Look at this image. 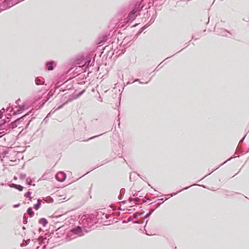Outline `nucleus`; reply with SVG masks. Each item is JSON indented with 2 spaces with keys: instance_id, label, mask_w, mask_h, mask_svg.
I'll list each match as a JSON object with an SVG mask.
<instances>
[{
  "instance_id": "f257e3e1",
  "label": "nucleus",
  "mask_w": 249,
  "mask_h": 249,
  "mask_svg": "<svg viewBox=\"0 0 249 249\" xmlns=\"http://www.w3.org/2000/svg\"><path fill=\"white\" fill-rule=\"evenodd\" d=\"M148 0H142L141 2L136 3L134 9L129 13L128 16L125 19L126 24H128V26L129 25V23H131L138 15H140V12L142 11L145 7V2H147Z\"/></svg>"
},
{
  "instance_id": "f03ea898",
  "label": "nucleus",
  "mask_w": 249,
  "mask_h": 249,
  "mask_svg": "<svg viewBox=\"0 0 249 249\" xmlns=\"http://www.w3.org/2000/svg\"><path fill=\"white\" fill-rule=\"evenodd\" d=\"M97 213L95 218L93 214H91L88 218H84L82 219V222H83L84 224H86L85 223V220L88 226L90 227L93 226L94 224L97 223L100 219H102L101 214H100L98 212H97Z\"/></svg>"
},
{
  "instance_id": "7ed1b4c3",
  "label": "nucleus",
  "mask_w": 249,
  "mask_h": 249,
  "mask_svg": "<svg viewBox=\"0 0 249 249\" xmlns=\"http://www.w3.org/2000/svg\"><path fill=\"white\" fill-rule=\"evenodd\" d=\"M33 113V111L32 110L29 111L27 113H26L24 115L21 117L20 118H19L17 119L18 120V121L19 123L20 124H24V123L26 122H27V125L28 126L30 123L32 121L33 119L34 118V117H32L30 119V116H29V115H30L31 113Z\"/></svg>"
},
{
  "instance_id": "20e7f679",
  "label": "nucleus",
  "mask_w": 249,
  "mask_h": 249,
  "mask_svg": "<svg viewBox=\"0 0 249 249\" xmlns=\"http://www.w3.org/2000/svg\"><path fill=\"white\" fill-rule=\"evenodd\" d=\"M162 1L163 0H151V1L149 0L148 5L149 7H150L152 6L156 7L157 10H160L161 9V6L163 3Z\"/></svg>"
},
{
  "instance_id": "39448f33",
  "label": "nucleus",
  "mask_w": 249,
  "mask_h": 249,
  "mask_svg": "<svg viewBox=\"0 0 249 249\" xmlns=\"http://www.w3.org/2000/svg\"><path fill=\"white\" fill-rule=\"evenodd\" d=\"M216 28V26H215L214 29L215 32L218 35L227 37H230L229 36L231 35V34L225 29H218Z\"/></svg>"
},
{
  "instance_id": "423d86ee",
  "label": "nucleus",
  "mask_w": 249,
  "mask_h": 249,
  "mask_svg": "<svg viewBox=\"0 0 249 249\" xmlns=\"http://www.w3.org/2000/svg\"><path fill=\"white\" fill-rule=\"evenodd\" d=\"M66 178V174L63 171H59L55 175V178L59 182H63Z\"/></svg>"
},
{
  "instance_id": "0eeeda50",
  "label": "nucleus",
  "mask_w": 249,
  "mask_h": 249,
  "mask_svg": "<svg viewBox=\"0 0 249 249\" xmlns=\"http://www.w3.org/2000/svg\"><path fill=\"white\" fill-rule=\"evenodd\" d=\"M78 97L76 96V94H72L69 96V97L68 99L66 101L65 103L62 104L61 105L59 106L57 108L55 109V110H58L60 108H61L64 105L68 103L69 102H70L72 101L73 100L77 99Z\"/></svg>"
},
{
  "instance_id": "6e6552de",
  "label": "nucleus",
  "mask_w": 249,
  "mask_h": 249,
  "mask_svg": "<svg viewBox=\"0 0 249 249\" xmlns=\"http://www.w3.org/2000/svg\"><path fill=\"white\" fill-rule=\"evenodd\" d=\"M71 231L72 233H74L75 234H76L79 236H81L84 235V233L82 231V229L80 226H77V227L72 228L71 230Z\"/></svg>"
},
{
  "instance_id": "1a4fd4ad",
  "label": "nucleus",
  "mask_w": 249,
  "mask_h": 249,
  "mask_svg": "<svg viewBox=\"0 0 249 249\" xmlns=\"http://www.w3.org/2000/svg\"><path fill=\"white\" fill-rule=\"evenodd\" d=\"M55 66V62L53 60L47 61L45 63L46 69L48 71H53L54 69Z\"/></svg>"
},
{
  "instance_id": "9d476101",
  "label": "nucleus",
  "mask_w": 249,
  "mask_h": 249,
  "mask_svg": "<svg viewBox=\"0 0 249 249\" xmlns=\"http://www.w3.org/2000/svg\"><path fill=\"white\" fill-rule=\"evenodd\" d=\"M167 199V198H165V200H164V199L163 198L159 199L158 202L157 201L152 202L151 203H150L149 205H151V206H154L155 205H157L158 206H159L161 204H162L164 201L166 200Z\"/></svg>"
},
{
  "instance_id": "9b49d317",
  "label": "nucleus",
  "mask_w": 249,
  "mask_h": 249,
  "mask_svg": "<svg viewBox=\"0 0 249 249\" xmlns=\"http://www.w3.org/2000/svg\"><path fill=\"white\" fill-rule=\"evenodd\" d=\"M20 125V124H19V123L18 121V120L17 119L15 121L10 123V124H9L8 130H10V129L15 128L17 127L18 125Z\"/></svg>"
},
{
  "instance_id": "f8f14e48",
  "label": "nucleus",
  "mask_w": 249,
  "mask_h": 249,
  "mask_svg": "<svg viewBox=\"0 0 249 249\" xmlns=\"http://www.w3.org/2000/svg\"><path fill=\"white\" fill-rule=\"evenodd\" d=\"M11 188H14L19 191H22L23 189V187L20 185L16 184L15 183H11L9 185Z\"/></svg>"
},
{
  "instance_id": "ddd939ff",
  "label": "nucleus",
  "mask_w": 249,
  "mask_h": 249,
  "mask_svg": "<svg viewBox=\"0 0 249 249\" xmlns=\"http://www.w3.org/2000/svg\"><path fill=\"white\" fill-rule=\"evenodd\" d=\"M38 223L43 227H45L48 224V220L45 218H41L39 220Z\"/></svg>"
},
{
  "instance_id": "4468645a",
  "label": "nucleus",
  "mask_w": 249,
  "mask_h": 249,
  "mask_svg": "<svg viewBox=\"0 0 249 249\" xmlns=\"http://www.w3.org/2000/svg\"><path fill=\"white\" fill-rule=\"evenodd\" d=\"M35 83L36 85L39 86V85H43L45 83V81H41L40 79H39L38 77H36L35 78Z\"/></svg>"
},
{
  "instance_id": "2eb2a0df",
  "label": "nucleus",
  "mask_w": 249,
  "mask_h": 249,
  "mask_svg": "<svg viewBox=\"0 0 249 249\" xmlns=\"http://www.w3.org/2000/svg\"><path fill=\"white\" fill-rule=\"evenodd\" d=\"M41 202H42V200L40 198L37 199L36 204L34 205V208L36 210H37L38 209H39L40 205H41Z\"/></svg>"
},
{
  "instance_id": "dca6fc26",
  "label": "nucleus",
  "mask_w": 249,
  "mask_h": 249,
  "mask_svg": "<svg viewBox=\"0 0 249 249\" xmlns=\"http://www.w3.org/2000/svg\"><path fill=\"white\" fill-rule=\"evenodd\" d=\"M27 213H28L29 214V215L30 217H32L34 215L35 213H34V211H33L32 207H29L28 208V209L27 210Z\"/></svg>"
},
{
  "instance_id": "f3484780",
  "label": "nucleus",
  "mask_w": 249,
  "mask_h": 249,
  "mask_svg": "<svg viewBox=\"0 0 249 249\" xmlns=\"http://www.w3.org/2000/svg\"><path fill=\"white\" fill-rule=\"evenodd\" d=\"M125 193V189L124 188H122L120 191V195L118 196V198L120 200H121L123 198V197Z\"/></svg>"
},
{
  "instance_id": "a211bd4d",
  "label": "nucleus",
  "mask_w": 249,
  "mask_h": 249,
  "mask_svg": "<svg viewBox=\"0 0 249 249\" xmlns=\"http://www.w3.org/2000/svg\"><path fill=\"white\" fill-rule=\"evenodd\" d=\"M190 187V186H188V187H185L184 188H183L182 190H180L179 191H178V192H176V193H172L171 194H168V195H166V196H175L177 194H178V193L181 192L182 190H187L188 189V188H189Z\"/></svg>"
},
{
  "instance_id": "6ab92c4d",
  "label": "nucleus",
  "mask_w": 249,
  "mask_h": 249,
  "mask_svg": "<svg viewBox=\"0 0 249 249\" xmlns=\"http://www.w3.org/2000/svg\"><path fill=\"white\" fill-rule=\"evenodd\" d=\"M31 194H32V192H30V191H28L27 192H26L25 194H24V196L26 197V198H29L30 200H31L32 199V197L31 196Z\"/></svg>"
},
{
  "instance_id": "aec40b11",
  "label": "nucleus",
  "mask_w": 249,
  "mask_h": 249,
  "mask_svg": "<svg viewBox=\"0 0 249 249\" xmlns=\"http://www.w3.org/2000/svg\"><path fill=\"white\" fill-rule=\"evenodd\" d=\"M23 110L24 109H23V108L22 107V108H19L18 109H17V111H14V112H13V114H20V113H21L23 112Z\"/></svg>"
},
{
  "instance_id": "412c9836",
  "label": "nucleus",
  "mask_w": 249,
  "mask_h": 249,
  "mask_svg": "<svg viewBox=\"0 0 249 249\" xmlns=\"http://www.w3.org/2000/svg\"><path fill=\"white\" fill-rule=\"evenodd\" d=\"M154 209L151 210V211L149 212L148 213L146 214V215L144 216V219H147L148 217H149L152 213L154 211Z\"/></svg>"
},
{
  "instance_id": "4be33fe9",
  "label": "nucleus",
  "mask_w": 249,
  "mask_h": 249,
  "mask_svg": "<svg viewBox=\"0 0 249 249\" xmlns=\"http://www.w3.org/2000/svg\"><path fill=\"white\" fill-rule=\"evenodd\" d=\"M26 183L28 185H32V183L33 182V180L30 178L28 177L26 179Z\"/></svg>"
},
{
  "instance_id": "5701e85b",
  "label": "nucleus",
  "mask_w": 249,
  "mask_h": 249,
  "mask_svg": "<svg viewBox=\"0 0 249 249\" xmlns=\"http://www.w3.org/2000/svg\"><path fill=\"white\" fill-rule=\"evenodd\" d=\"M132 219V216H129V217H128L126 220H124L123 221H122V223H128L129 222H130Z\"/></svg>"
},
{
  "instance_id": "b1692460",
  "label": "nucleus",
  "mask_w": 249,
  "mask_h": 249,
  "mask_svg": "<svg viewBox=\"0 0 249 249\" xmlns=\"http://www.w3.org/2000/svg\"><path fill=\"white\" fill-rule=\"evenodd\" d=\"M30 241V239H29L27 240L26 241H25V240H24V241H24V242H25L26 243H25V244H24L23 243H21V245H21V247H25V246H26L29 244V243Z\"/></svg>"
},
{
  "instance_id": "393cba45",
  "label": "nucleus",
  "mask_w": 249,
  "mask_h": 249,
  "mask_svg": "<svg viewBox=\"0 0 249 249\" xmlns=\"http://www.w3.org/2000/svg\"><path fill=\"white\" fill-rule=\"evenodd\" d=\"M86 91L85 89H83L82 91H81L80 92H79L78 94H76L77 97L78 98L80 97Z\"/></svg>"
},
{
  "instance_id": "a878e982",
  "label": "nucleus",
  "mask_w": 249,
  "mask_h": 249,
  "mask_svg": "<svg viewBox=\"0 0 249 249\" xmlns=\"http://www.w3.org/2000/svg\"><path fill=\"white\" fill-rule=\"evenodd\" d=\"M56 110L55 109L54 110H53H53H52L49 114L48 115H47V116L46 117H45L43 120V122H44L45 123H47L48 120V116L51 114V113L52 112V113H53Z\"/></svg>"
},
{
  "instance_id": "bb28decb",
  "label": "nucleus",
  "mask_w": 249,
  "mask_h": 249,
  "mask_svg": "<svg viewBox=\"0 0 249 249\" xmlns=\"http://www.w3.org/2000/svg\"><path fill=\"white\" fill-rule=\"evenodd\" d=\"M26 175L25 174H20L19 176V178L21 179H24L26 178Z\"/></svg>"
},
{
  "instance_id": "cd10ccee",
  "label": "nucleus",
  "mask_w": 249,
  "mask_h": 249,
  "mask_svg": "<svg viewBox=\"0 0 249 249\" xmlns=\"http://www.w3.org/2000/svg\"><path fill=\"white\" fill-rule=\"evenodd\" d=\"M23 223L24 224H26L28 222V217H26L25 215L23 216Z\"/></svg>"
},
{
  "instance_id": "c85d7f7f",
  "label": "nucleus",
  "mask_w": 249,
  "mask_h": 249,
  "mask_svg": "<svg viewBox=\"0 0 249 249\" xmlns=\"http://www.w3.org/2000/svg\"><path fill=\"white\" fill-rule=\"evenodd\" d=\"M137 199H138V198L136 197H130L128 198V200L129 202H131L133 201H134V200H136Z\"/></svg>"
},
{
  "instance_id": "c756f323",
  "label": "nucleus",
  "mask_w": 249,
  "mask_h": 249,
  "mask_svg": "<svg viewBox=\"0 0 249 249\" xmlns=\"http://www.w3.org/2000/svg\"><path fill=\"white\" fill-rule=\"evenodd\" d=\"M166 59H165L164 60H163L161 63H160L159 65L156 68V69H155L154 71H158L161 67H163V66H161L160 68H158Z\"/></svg>"
},
{
  "instance_id": "7c9ffc66",
  "label": "nucleus",
  "mask_w": 249,
  "mask_h": 249,
  "mask_svg": "<svg viewBox=\"0 0 249 249\" xmlns=\"http://www.w3.org/2000/svg\"><path fill=\"white\" fill-rule=\"evenodd\" d=\"M103 134H104V133H103ZM102 135V134H100V135H96V136H93V137H91V138H89L88 140H86V141H89V140H90L93 139H94V138H96V137H99V136Z\"/></svg>"
},
{
  "instance_id": "2f4dec72",
  "label": "nucleus",
  "mask_w": 249,
  "mask_h": 249,
  "mask_svg": "<svg viewBox=\"0 0 249 249\" xmlns=\"http://www.w3.org/2000/svg\"><path fill=\"white\" fill-rule=\"evenodd\" d=\"M242 152V150L241 149H237L235 154H238L239 153H241Z\"/></svg>"
},
{
  "instance_id": "473e14b6",
  "label": "nucleus",
  "mask_w": 249,
  "mask_h": 249,
  "mask_svg": "<svg viewBox=\"0 0 249 249\" xmlns=\"http://www.w3.org/2000/svg\"><path fill=\"white\" fill-rule=\"evenodd\" d=\"M131 38V37H128V36L126 37H125V38H124L123 42H124V41H128L129 39H130Z\"/></svg>"
},
{
  "instance_id": "72a5a7b5",
  "label": "nucleus",
  "mask_w": 249,
  "mask_h": 249,
  "mask_svg": "<svg viewBox=\"0 0 249 249\" xmlns=\"http://www.w3.org/2000/svg\"><path fill=\"white\" fill-rule=\"evenodd\" d=\"M233 157H231L230 158H229V159H228L227 160H226L225 161H224L223 163H222L220 165H223L224 163H226L227 161H229V160H230L231 159H232Z\"/></svg>"
},
{
  "instance_id": "f704fd0d",
  "label": "nucleus",
  "mask_w": 249,
  "mask_h": 249,
  "mask_svg": "<svg viewBox=\"0 0 249 249\" xmlns=\"http://www.w3.org/2000/svg\"><path fill=\"white\" fill-rule=\"evenodd\" d=\"M246 135H247V134L245 135V136L240 141L239 144H240L241 143H242L244 141V140L245 139V138L246 136Z\"/></svg>"
},
{
  "instance_id": "c9c22d12",
  "label": "nucleus",
  "mask_w": 249,
  "mask_h": 249,
  "mask_svg": "<svg viewBox=\"0 0 249 249\" xmlns=\"http://www.w3.org/2000/svg\"><path fill=\"white\" fill-rule=\"evenodd\" d=\"M91 62V60L90 59H89V60H88L86 62V64H87V65L88 66H89L90 63Z\"/></svg>"
},
{
  "instance_id": "e433bc0d",
  "label": "nucleus",
  "mask_w": 249,
  "mask_h": 249,
  "mask_svg": "<svg viewBox=\"0 0 249 249\" xmlns=\"http://www.w3.org/2000/svg\"><path fill=\"white\" fill-rule=\"evenodd\" d=\"M19 206H20V203H18V204H15L13 206V207L16 208L18 207Z\"/></svg>"
},
{
  "instance_id": "4c0bfd02",
  "label": "nucleus",
  "mask_w": 249,
  "mask_h": 249,
  "mask_svg": "<svg viewBox=\"0 0 249 249\" xmlns=\"http://www.w3.org/2000/svg\"><path fill=\"white\" fill-rule=\"evenodd\" d=\"M105 217H106V219H108V218H109L110 215H109L108 214H106L105 215Z\"/></svg>"
},
{
  "instance_id": "58836bf2",
  "label": "nucleus",
  "mask_w": 249,
  "mask_h": 249,
  "mask_svg": "<svg viewBox=\"0 0 249 249\" xmlns=\"http://www.w3.org/2000/svg\"><path fill=\"white\" fill-rule=\"evenodd\" d=\"M1 121L2 122V124H0V126H1L2 125V124H4L6 123L5 120H2Z\"/></svg>"
},
{
  "instance_id": "ea45409f",
  "label": "nucleus",
  "mask_w": 249,
  "mask_h": 249,
  "mask_svg": "<svg viewBox=\"0 0 249 249\" xmlns=\"http://www.w3.org/2000/svg\"><path fill=\"white\" fill-rule=\"evenodd\" d=\"M154 21V19H153V18H151L150 21H149V22H151V23H153Z\"/></svg>"
},
{
  "instance_id": "a19ab883",
  "label": "nucleus",
  "mask_w": 249,
  "mask_h": 249,
  "mask_svg": "<svg viewBox=\"0 0 249 249\" xmlns=\"http://www.w3.org/2000/svg\"><path fill=\"white\" fill-rule=\"evenodd\" d=\"M148 82H142V81H140L139 82V83L140 84H147V83H148Z\"/></svg>"
},
{
  "instance_id": "79ce46f5",
  "label": "nucleus",
  "mask_w": 249,
  "mask_h": 249,
  "mask_svg": "<svg viewBox=\"0 0 249 249\" xmlns=\"http://www.w3.org/2000/svg\"><path fill=\"white\" fill-rule=\"evenodd\" d=\"M47 100H48V99H47V100H45V101L43 102V103L40 105V107H42V106L44 105V104L47 102Z\"/></svg>"
},
{
  "instance_id": "37998d69",
  "label": "nucleus",
  "mask_w": 249,
  "mask_h": 249,
  "mask_svg": "<svg viewBox=\"0 0 249 249\" xmlns=\"http://www.w3.org/2000/svg\"><path fill=\"white\" fill-rule=\"evenodd\" d=\"M2 117V113L1 110H0V119Z\"/></svg>"
},
{
  "instance_id": "c03bdc74",
  "label": "nucleus",
  "mask_w": 249,
  "mask_h": 249,
  "mask_svg": "<svg viewBox=\"0 0 249 249\" xmlns=\"http://www.w3.org/2000/svg\"><path fill=\"white\" fill-rule=\"evenodd\" d=\"M38 231L39 232H40L41 231H43L41 228H39L38 229Z\"/></svg>"
},
{
  "instance_id": "a18cd8bd",
  "label": "nucleus",
  "mask_w": 249,
  "mask_h": 249,
  "mask_svg": "<svg viewBox=\"0 0 249 249\" xmlns=\"http://www.w3.org/2000/svg\"><path fill=\"white\" fill-rule=\"evenodd\" d=\"M98 100L101 101V102H102V98L101 97V96L99 95V98H98Z\"/></svg>"
},
{
  "instance_id": "49530a36",
  "label": "nucleus",
  "mask_w": 249,
  "mask_h": 249,
  "mask_svg": "<svg viewBox=\"0 0 249 249\" xmlns=\"http://www.w3.org/2000/svg\"><path fill=\"white\" fill-rule=\"evenodd\" d=\"M132 195L134 196H137V192L135 191V193H132Z\"/></svg>"
},
{
  "instance_id": "de8ad7c7",
  "label": "nucleus",
  "mask_w": 249,
  "mask_h": 249,
  "mask_svg": "<svg viewBox=\"0 0 249 249\" xmlns=\"http://www.w3.org/2000/svg\"><path fill=\"white\" fill-rule=\"evenodd\" d=\"M20 99H18V100H17L16 101V103H17V104H18V102H20Z\"/></svg>"
},
{
  "instance_id": "09e8293b",
  "label": "nucleus",
  "mask_w": 249,
  "mask_h": 249,
  "mask_svg": "<svg viewBox=\"0 0 249 249\" xmlns=\"http://www.w3.org/2000/svg\"><path fill=\"white\" fill-rule=\"evenodd\" d=\"M140 81V79H136L134 80V82H136V81L139 82Z\"/></svg>"
},
{
  "instance_id": "8fccbe9b",
  "label": "nucleus",
  "mask_w": 249,
  "mask_h": 249,
  "mask_svg": "<svg viewBox=\"0 0 249 249\" xmlns=\"http://www.w3.org/2000/svg\"><path fill=\"white\" fill-rule=\"evenodd\" d=\"M46 247H47V245H44V246H43L42 248H43V249H46Z\"/></svg>"
},
{
  "instance_id": "3c124183",
  "label": "nucleus",
  "mask_w": 249,
  "mask_h": 249,
  "mask_svg": "<svg viewBox=\"0 0 249 249\" xmlns=\"http://www.w3.org/2000/svg\"><path fill=\"white\" fill-rule=\"evenodd\" d=\"M41 239H42V237H39L37 239V241H38H38H39Z\"/></svg>"
},
{
  "instance_id": "603ef678",
  "label": "nucleus",
  "mask_w": 249,
  "mask_h": 249,
  "mask_svg": "<svg viewBox=\"0 0 249 249\" xmlns=\"http://www.w3.org/2000/svg\"><path fill=\"white\" fill-rule=\"evenodd\" d=\"M43 243H44V241L40 242L39 243V244L41 246V245H42V244H43Z\"/></svg>"
},
{
  "instance_id": "864d4df0",
  "label": "nucleus",
  "mask_w": 249,
  "mask_h": 249,
  "mask_svg": "<svg viewBox=\"0 0 249 249\" xmlns=\"http://www.w3.org/2000/svg\"><path fill=\"white\" fill-rule=\"evenodd\" d=\"M133 216H134L135 219L137 218L138 216L137 215H135V214H133Z\"/></svg>"
},
{
  "instance_id": "5fc2aeb1",
  "label": "nucleus",
  "mask_w": 249,
  "mask_h": 249,
  "mask_svg": "<svg viewBox=\"0 0 249 249\" xmlns=\"http://www.w3.org/2000/svg\"><path fill=\"white\" fill-rule=\"evenodd\" d=\"M1 110H2L3 112H4V111H5V108H3H3H2V109H1Z\"/></svg>"
},
{
  "instance_id": "6e6d98bb",
  "label": "nucleus",
  "mask_w": 249,
  "mask_h": 249,
  "mask_svg": "<svg viewBox=\"0 0 249 249\" xmlns=\"http://www.w3.org/2000/svg\"><path fill=\"white\" fill-rule=\"evenodd\" d=\"M133 223L136 224V223H139L137 221H134Z\"/></svg>"
},
{
  "instance_id": "4d7b16f0",
  "label": "nucleus",
  "mask_w": 249,
  "mask_h": 249,
  "mask_svg": "<svg viewBox=\"0 0 249 249\" xmlns=\"http://www.w3.org/2000/svg\"><path fill=\"white\" fill-rule=\"evenodd\" d=\"M146 200H143V202H142L143 203H146Z\"/></svg>"
},
{
  "instance_id": "13d9d810",
  "label": "nucleus",
  "mask_w": 249,
  "mask_h": 249,
  "mask_svg": "<svg viewBox=\"0 0 249 249\" xmlns=\"http://www.w3.org/2000/svg\"><path fill=\"white\" fill-rule=\"evenodd\" d=\"M147 200H148V201H150L151 200V199L149 198H147Z\"/></svg>"
},
{
  "instance_id": "bf43d9fd",
  "label": "nucleus",
  "mask_w": 249,
  "mask_h": 249,
  "mask_svg": "<svg viewBox=\"0 0 249 249\" xmlns=\"http://www.w3.org/2000/svg\"><path fill=\"white\" fill-rule=\"evenodd\" d=\"M121 203L124 204L125 203V201H123L121 202Z\"/></svg>"
},
{
  "instance_id": "052dcab7",
  "label": "nucleus",
  "mask_w": 249,
  "mask_h": 249,
  "mask_svg": "<svg viewBox=\"0 0 249 249\" xmlns=\"http://www.w3.org/2000/svg\"><path fill=\"white\" fill-rule=\"evenodd\" d=\"M22 229H23V230H25L26 228H25V227L24 226H23V227H22Z\"/></svg>"
},
{
  "instance_id": "680f3d73",
  "label": "nucleus",
  "mask_w": 249,
  "mask_h": 249,
  "mask_svg": "<svg viewBox=\"0 0 249 249\" xmlns=\"http://www.w3.org/2000/svg\"><path fill=\"white\" fill-rule=\"evenodd\" d=\"M14 178V179H16L17 178V177L16 176H15Z\"/></svg>"
},
{
  "instance_id": "e2e57ef3",
  "label": "nucleus",
  "mask_w": 249,
  "mask_h": 249,
  "mask_svg": "<svg viewBox=\"0 0 249 249\" xmlns=\"http://www.w3.org/2000/svg\"><path fill=\"white\" fill-rule=\"evenodd\" d=\"M198 38H199V37H198L197 38H196L195 39V40H197V39H198Z\"/></svg>"
},
{
  "instance_id": "0e129e2a",
  "label": "nucleus",
  "mask_w": 249,
  "mask_h": 249,
  "mask_svg": "<svg viewBox=\"0 0 249 249\" xmlns=\"http://www.w3.org/2000/svg\"><path fill=\"white\" fill-rule=\"evenodd\" d=\"M12 110H13V109H11V110H10V111H9V112H12Z\"/></svg>"
},
{
  "instance_id": "69168bd1",
  "label": "nucleus",
  "mask_w": 249,
  "mask_h": 249,
  "mask_svg": "<svg viewBox=\"0 0 249 249\" xmlns=\"http://www.w3.org/2000/svg\"><path fill=\"white\" fill-rule=\"evenodd\" d=\"M201 186H202V187H204V188H205V186H204V185H201Z\"/></svg>"
},
{
  "instance_id": "338daca9",
  "label": "nucleus",
  "mask_w": 249,
  "mask_h": 249,
  "mask_svg": "<svg viewBox=\"0 0 249 249\" xmlns=\"http://www.w3.org/2000/svg\"><path fill=\"white\" fill-rule=\"evenodd\" d=\"M39 247H38H38L36 248V249H39Z\"/></svg>"
},
{
  "instance_id": "774afa93",
  "label": "nucleus",
  "mask_w": 249,
  "mask_h": 249,
  "mask_svg": "<svg viewBox=\"0 0 249 249\" xmlns=\"http://www.w3.org/2000/svg\"><path fill=\"white\" fill-rule=\"evenodd\" d=\"M192 39H194V36H192Z\"/></svg>"
}]
</instances>
